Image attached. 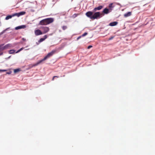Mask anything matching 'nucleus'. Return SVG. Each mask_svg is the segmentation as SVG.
<instances>
[{"mask_svg":"<svg viewBox=\"0 0 155 155\" xmlns=\"http://www.w3.org/2000/svg\"><path fill=\"white\" fill-rule=\"evenodd\" d=\"M112 5H113L112 3H111L109 5V7L110 8H112Z\"/></svg>","mask_w":155,"mask_h":155,"instance_id":"21","label":"nucleus"},{"mask_svg":"<svg viewBox=\"0 0 155 155\" xmlns=\"http://www.w3.org/2000/svg\"><path fill=\"white\" fill-rule=\"evenodd\" d=\"M54 19L53 18H47L41 21L39 23V25H47L52 23Z\"/></svg>","mask_w":155,"mask_h":155,"instance_id":"1","label":"nucleus"},{"mask_svg":"<svg viewBox=\"0 0 155 155\" xmlns=\"http://www.w3.org/2000/svg\"><path fill=\"white\" fill-rule=\"evenodd\" d=\"M15 15V14H13L12 15H8L5 18V19L6 20H8L9 19L11 18L12 17L15 16V15Z\"/></svg>","mask_w":155,"mask_h":155,"instance_id":"12","label":"nucleus"},{"mask_svg":"<svg viewBox=\"0 0 155 155\" xmlns=\"http://www.w3.org/2000/svg\"><path fill=\"white\" fill-rule=\"evenodd\" d=\"M26 12H21L18 13H15V16H17V17H19L20 15H24L25 14Z\"/></svg>","mask_w":155,"mask_h":155,"instance_id":"9","label":"nucleus"},{"mask_svg":"<svg viewBox=\"0 0 155 155\" xmlns=\"http://www.w3.org/2000/svg\"><path fill=\"white\" fill-rule=\"evenodd\" d=\"M41 28L43 31L42 33L43 34H45L48 32L49 30V28L48 27L42 26L41 27Z\"/></svg>","mask_w":155,"mask_h":155,"instance_id":"5","label":"nucleus"},{"mask_svg":"<svg viewBox=\"0 0 155 155\" xmlns=\"http://www.w3.org/2000/svg\"><path fill=\"white\" fill-rule=\"evenodd\" d=\"M20 71V69H17L14 70V72L15 73H16Z\"/></svg>","mask_w":155,"mask_h":155,"instance_id":"17","label":"nucleus"},{"mask_svg":"<svg viewBox=\"0 0 155 155\" xmlns=\"http://www.w3.org/2000/svg\"><path fill=\"white\" fill-rule=\"evenodd\" d=\"M7 70H0V71H2V72H3V71H6Z\"/></svg>","mask_w":155,"mask_h":155,"instance_id":"25","label":"nucleus"},{"mask_svg":"<svg viewBox=\"0 0 155 155\" xmlns=\"http://www.w3.org/2000/svg\"><path fill=\"white\" fill-rule=\"evenodd\" d=\"M117 24V22L114 21L110 23L109 24V25L111 26H113L116 25Z\"/></svg>","mask_w":155,"mask_h":155,"instance_id":"14","label":"nucleus"},{"mask_svg":"<svg viewBox=\"0 0 155 155\" xmlns=\"http://www.w3.org/2000/svg\"><path fill=\"white\" fill-rule=\"evenodd\" d=\"M47 38V36L46 35H45L44 37L43 38H41L38 41V42L40 43L44 41Z\"/></svg>","mask_w":155,"mask_h":155,"instance_id":"11","label":"nucleus"},{"mask_svg":"<svg viewBox=\"0 0 155 155\" xmlns=\"http://www.w3.org/2000/svg\"><path fill=\"white\" fill-rule=\"evenodd\" d=\"M55 76V77H56L57 78H58L59 77L58 76Z\"/></svg>","mask_w":155,"mask_h":155,"instance_id":"30","label":"nucleus"},{"mask_svg":"<svg viewBox=\"0 0 155 155\" xmlns=\"http://www.w3.org/2000/svg\"><path fill=\"white\" fill-rule=\"evenodd\" d=\"M103 16V13H101L100 12H95L94 14H93L92 18V20H94L99 18Z\"/></svg>","mask_w":155,"mask_h":155,"instance_id":"3","label":"nucleus"},{"mask_svg":"<svg viewBox=\"0 0 155 155\" xmlns=\"http://www.w3.org/2000/svg\"><path fill=\"white\" fill-rule=\"evenodd\" d=\"M11 73H12V71H9V72H7L6 73V74H11Z\"/></svg>","mask_w":155,"mask_h":155,"instance_id":"23","label":"nucleus"},{"mask_svg":"<svg viewBox=\"0 0 155 155\" xmlns=\"http://www.w3.org/2000/svg\"><path fill=\"white\" fill-rule=\"evenodd\" d=\"M67 28V27L66 26H63L62 27V29L64 30H65Z\"/></svg>","mask_w":155,"mask_h":155,"instance_id":"18","label":"nucleus"},{"mask_svg":"<svg viewBox=\"0 0 155 155\" xmlns=\"http://www.w3.org/2000/svg\"><path fill=\"white\" fill-rule=\"evenodd\" d=\"M92 46H91V45H89V46L88 47H87V48L88 49H90V48H92Z\"/></svg>","mask_w":155,"mask_h":155,"instance_id":"24","label":"nucleus"},{"mask_svg":"<svg viewBox=\"0 0 155 155\" xmlns=\"http://www.w3.org/2000/svg\"><path fill=\"white\" fill-rule=\"evenodd\" d=\"M15 52V50H11L9 51V53L10 54H14Z\"/></svg>","mask_w":155,"mask_h":155,"instance_id":"16","label":"nucleus"},{"mask_svg":"<svg viewBox=\"0 0 155 155\" xmlns=\"http://www.w3.org/2000/svg\"><path fill=\"white\" fill-rule=\"evenodd\" d=\"M25 27V25H23L20 26H18L17 27H16L15 28V29L16 30H18L19 29H21V28H23Z\"/></svg>","mask_w":155,"mask_h":155,"instance_id":"15","label":"nucleus"},{"mask_svg":"<svg viewBox=\"0 0 155 155\" xmlns=\"http://www.w3.org/2000/svg\"><path fill=\"white\" fill-rule=\"evenodd\" d=\"M114 38V36H111L110 37L109 39H108V40H111L112 39Z\"/></svg>","mask_w":155,"mask_h":155,"instance_id":"22","label":"nucleus"},{"mask_svg":"<svg viewBox=\"0 0 155 155\" xmlns=\"http://www.w3.org/2000/svg\"><path fill=\"white\" fill-rule=\"evenodd\" d=\"M87 33L85 32L84 34H82L81 36H82V37H84V36H86V35H87Z\"/></svg>","mask_w":155,"mask_h":155,"instance_id":"20","label":"nucleus"},{"mask_svg":"<svg viewBox=\"0 0 155 155\" xmlns=\"http://www.w3.org/2000/svg\"><path fill=\"white\" fill-rule=\"evenodd\" d=\"M109 9L106 8L104 9L102 13H103L104 15V14H107L109 13Z\"/></svg>","mask_w":155,"mask_h":155,"instance_id":"10","label":"nucleus"},{"mask_svg":"<svg viewBox=\"0 0 155 155\" xmlns=\"http://www.w3.org/2000/svg\"><path fill=\"white\" fill-rule=\"evenodd\" d=\"M103 8V6L102 5H100L97 7L95 8L93 10V12H95L97 10H100Z\"/></svg>","mask_w":155,"mask_h":155,"instance_id":"8","label":"nucleus"},{"mask_svg":"<svg viewBox=\"0 0 155 155\" xmlns=\"http://www.w3.org/2000/svg\"><path fill=\"white\" fill-rule=\"evenodd\" d=\"M131 15V13L130 12H128L124 14V16L125 17H127L130 16Z\"/></svg>","mask_w":155,"mask_h":155,"instance_id":"13","label":"nucleus"},{"mask_svg":"<svg viewBox=\"0 0 155 155\" xmlns=\"http://www.w3.org/2000/svg\"><path fill=\"white\" fill-rule=\"evenodd\" d=\"M35 33L36 35L38 36L40 35H41L43 34L41 30L37 29L35 31Z\"/></svg>","mask_w":155,"mask_h":155,"instance_id":"7","label":"nucleus"},{"mask_svg":"<svg viewBox=\"0 0 155 155\" xmlns=\"http://www.w3.org/2000/svg\"><path fill=\"white\" fill-rule=\"evenodd\" d=\"M22 40L24 41H26V39L25 38H22Z\"/></svg>","mask_w":155,"mask_h":155,"instance_id":"28","label":"nucleus"},{"mask_svg":"<svg viewBox=\"0 0 155 155\" xmlns=\"http://www.w3.org/2000/svg\"><path fill=\"white\" fill-rule=\"evenodd\" d=\"M56 50H52L51 52L49 53L44 58H43L42 59L40 60L36 64H35V65H37L38 64H40L41 62H42V61H45L47 58H49L51 56H52L56 52Z\"/></svg>","mask_w":155,"mask_h":155,"instance_id":"2","label":"nucleus"},{"mask_svg":"<svg viewBox=\"0 0 155 155\" xmlns=\"http://www.w3.org/2000/svg\"><path fill=\"white\" fill-rule=\"evenodd\" d=\"M24 48H21L20 49H19V50H18L16 52V53H18L19 52H20L21 51V50H22Z\"/></svg>","mask_w":155,"mask_h":155,"instance_id":"19","label":"nucleus"},{"mask_svg":"<svg viewBox=\"0 0 155 155\" xmlns=\"http://www.w3.org/2000/svg\"><path fill=\"white\" fill-rule=\"evenodd\" d=\"M55 76H53V78H52V81H54V78H55Z\"/></svg>","mask_w":155,"mask_h":155,"instance_id":"29","label":"nucleus"},{"mask_svg":"<svg viewBox=\"0 0 155 155\" xmlns=\"http://www.w3.org/2000/svg\"><path fill=\"white\" fill-rule=\"evenodd\" d=\"M10 44L7 45H6L3 46V45H0V52L2 51L3 50L7 48L9 46ZM2 54V53H0V55Z\"/></svg>","mask_w":155,"mask_h":155,"instance_id":"4","label":"nucleus"},{"mask_svg":"<svg viewBox=\"0 0 155 155\" xmlns=\"http://www.w3.org/2000/svg\"><path fill=\"white\" fill-rule=\"evenodd\" d=\"M78 15V14H74L73 15V17L74 18V17H76Z\"/></svg>","mask_w":155,"mask_h":155,"instance_id":"27","label":"nucleus"},{"mask_svg":"<svg viewBox=\"0 0 155 155\" xmlns=\"http://www.w3.org/2000/svg\"><path fill=\"white\" fill-rule=\"evenodd\" d=\"M94 12L93 11V12L91 11H88L86 13L85 15L87 17L90 18L92 20V17Z\"/></svg>","mask_w":155,"mask_h":155,"instance_id":"6","label":"nucleus"},{"mask_svg":"<svg viewBox=\"0 0 155 155\" xmlns=\"http://www.w3.org/2000/svg\"><path fill=\"white\" fill-rule=\"evenodd\" d=\"M82 36H80L79 37H78L77 38V40H78L79 39H80L81 37H82Z\"/></svg>","mask_w":155,"mask_h":155,"instance_id":"26","label":"nucleus"}]
</instances>
